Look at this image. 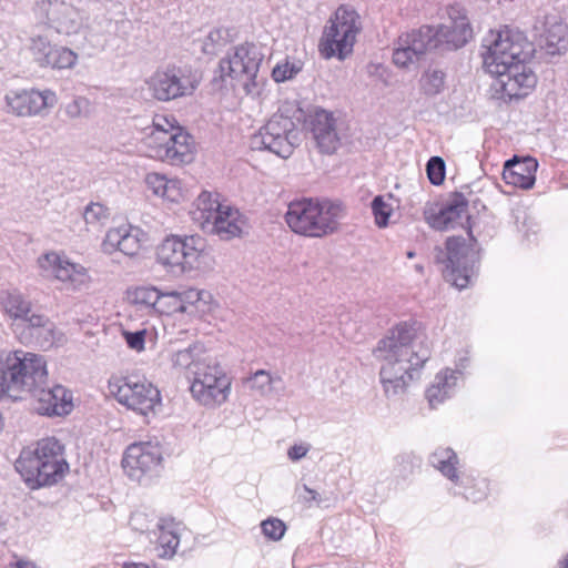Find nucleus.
<instances>
[{
	"label": "nucleus",
	"mask_w": 568,
	"mask_h": 568,
	"mask_svg": "<svg viewBox=\"0 0 568 568\" xmlns=\"http://www.w3.org/2000/svg\"><path fill=\"white\" fill-rule=\"evenodd\" d=\"M165 293H160L155 287H138L131 293V300L134 304L142 305L145 307L154 308L158 312L163 313L162 303Z\"/></svg>",
	"instance_id": "473e14b6"
},
{
	"label": "nucleus",
	"mask_w": 568,
	"mask_h": 568,
	"mask_svg": "<svg viewBox=\"0 0 568 568\" xmlns=\"http://www.w3.org/2000/svg\"><path fill=\"white\" fill-rule=\"evenodd\" d=\"M445 79L446 74L444 71L436 68H429L420 78V89L426 95H437L445 88Z\"/></svg>",
	"instance_id": "f704fd0d"
},
{
	"label": "nucleus",
	"mask_w": 568,
	"mask_h": 568,
	"mask_svg": "<svg viewBox=\"0 0 568 568\" xmlns=\"http://www.w3.org/2000/svg\"><path fill=\"white\" fill-rule=\"evenodd\" d=\"M165 189L166 192L165 194H162V197H165L170 201H176L178 196L180 195L179 181L168 180V187Z\"/></svg>",
	"instance_id": "8fccbe9b"
},
{
	"label": "nucleus",
	"mask_w": 568,
	"mask_h": 568,
	"mask_svg": "<svg viewBox=\"0 0 568 568\" xmlns=\"http://www.w3.org/2000/svg\"><path fill=\"white\" fill-rule=\"evenodd\" d=\"M145 240L146 234L140 227L123 225L108 231L102 242V250L108 254L120 251L124 255L135 256Z\"/></svg>",
	"instance_id": "412c9836"
},
{
	"label": "nucleus",
	"mask_w": 568,
	"mask_h": 568,
	"mask_svg": "<svg viewBox=\"0 0 568 568\" xmlns=\"http://www.w3.org/2000/svg\"><path fill=\"white\" fill-rule=\"evenodd\" d=\"M301 143V131L294 120L283 113H274L251 138L253 150L268 151L287 159Z\"/></svg>",
	"instance_id": "9d476101"
},
{
	"label": "nucleus",
	"mask_w": 568,
	"mask_h": 568,
	"mask_svg": "<svg viewBox=\"0 0 568 568\" xmlns=\"http://www.w3.org/2000/svg\"><path fill=\"white\" fill-rule=\"evenodd\" d=\"M122 568H151L149 565L146 564H141V562H124Z\"/></svg>",
	"instance_id": "5fc2aeb1"
},
{
	"label": "nucleus",
	"mask_w": 568,
	"mask_h": 568,
	"mask_svg": "<svg viewBox=\"0 0 568 568\" xmlns=\"http://www.w3.org/2000/svg\"><path fill=\"white\" fill-rule=\"evenodd\" d=\"M447 13L448 23L423 26L400 34L393 50V62L398 68L407 69L428 52H446L464 47L473 37L469 21L457 6L449 7Z\"/></svg>",
	"instance_id": "7ed1b4c3"
},
{
	"label": "nucleus",
	"mask_w": 568,
	"mask_h": 568,
	"mask_svg": "<svg viewBox=\"0 0 568 568\" xmlns=\"http://www.w3.org/2000/svg\"><path fill=\"white\" fill-rule=\"evenodd\" d=\"M55 45H52L50 41L44 37H36L31 39L30 50L34 55L37 62L43 67Z\"/></svg>",
	"instance_id": "ea45409f"
},
{
	"label": "nucleus",
	"mask_w": 568,
	"mask_h": 568,
	"mask_svg": "<svg viewBox=\"0 0 568 568\" xmlns=\"http://www.w3.org/2000/svg\"><path fill=\"white\" fill-rule=\"evenodd\" d=\"M43 67H51L53 69H70L74 67L78 60L75 52L65 47H54L51 54Z\"/></svg>",
	"instance_id": "e433bc0d"
},
{
	"label": "nucleus",
	"mask_w": 568,
	"mask_h": 568,
	"mask_svg": "<svg viewBox=\"0 0 568 568\" xmlns=\"http://www.w3.org/2000/svg\"><path fill=\"white\" fill-rule=\"evenodd\" d=\"M206 257L205 242L200 236L166 237L156 250L160 264L172 273H184L197 270Z\"/></svg>",
	"instance_id": "f8f14e48"
},
{
	"label": "nucleus",
	"mask_w": 568,
	"mask_h": 568,
	"mask_svg": "<svg viewBox=\"0 0 568 568\" xmlns=\"http://www.w3.org/2000/svg\"><path fill=\"white\" fill-rule=\"evenodd\" d=\"M67 113L72 118H75L80 114V108L77 101L68 105Z\"/></svg>",
	"instance_id": "3c124183"
},
{
	"label": "nucleus",
	"mask_w": 568,
	"mask_h": 568,
	"mask_svg": "<svg viewBox=\"0 0 568 568\" xmlns=\"http://www.w3.org/2000/svg\"><path fill=\"white\" fill-rule=\"evenodd\" d=\"M145 183L155 195L162 196L165 194L168 187V179L158 173H150L145 178Z\"/></svg>",
	"instance_id": "a18cd8bd"
},
{
	"label": "nucleus",
	"mask_w": 568,
	"mask_h": 568,
	"mask_svg": "<svg viewBox=\"0 0 568 568\" xmlns=\"http://www.w3.org/2000/svg\"><path fill=\"white\" fill-rule=\"evenodd\" d=\"M414 256H415L414 252H412V251L407 252V257L413 258Z\"/></svg>",
	"instance_id": "4d7b16f0"
},
{
	"label": "nucleus",
	"mask_w": 568,
	"mask_h": 568,
	"mask_svg": "<svg viewBox=\"0 0 568 568\" xmlns=\"http://www.w3.org/2000/svg\"><path fill=\"white\" fill-rule=\"evenodd\" d=\"M38 264L43 272V276L70 283L73 287L82 285L88 278L87 270L82 265L71 263L65 256L54 252L40 256Z\"/></svg>",
	"instance_id": "6ab92c4d"
},
{
	"label": "nucleus",
	"mask_w": 568,
	"mask_h": 568,
	"mask_svg": "<svg viewBox=\"0 0 568 568\" xmlns=\"http://www.w3.org/2000/svg\"><path fill=\"white\" fill-rule=\"evenodd\" d=\"M302 489L304 494L298 495L301 501H303L306 505H310L311 501H315L317 505L322 503V498L316 490L310 488L306 485H303Z\"/></svg>",
	"instance_id": "de8ad7c7"
},
{
	"label": "nucleus",
	"mask_w": 568,
	"mask_h": 568,
	"mask_svg": "<svg viewBox=\"0 0 568 568\" xmlns=\"http://www.w3.org/2000/svg\"><path fill=\"white\" fill-rule=\"evenodd\" d=\"M484 67L495 77L491 84L499 98L509 100L526 97L537 83V77L526 64L531 57V44L520 32L504 29L486 39Z\"/></svg>",
	"instance_id": "f03ea898"
},
{
	"label": "nucleus",
	"mask_w": 568,
	"mask_h": 568,
	"mask_svg": "<svg viewBox=\"0 0 568 568\" xmlns=\"http://www.w3.org/2000/svg\"><path fill=\"white\" fill-rule=\"evenodd\" d=\"M145 329L129 332L123 331V337L128 344V346L136 352H141L144 349L145 344Z\"/></svg>",
	"instance_id": "49530a36"
},
{
	"label": "nucleus",
	"mask_w": 568,
	"mask_h": 568,
	"mask_svg": "<svg viewBox=\"0 0 568 568\" xmlns=\"http://www.w3.org/2000/svg\"><path fill=\"white\" fill-rule=\"evenodd\" d=\"M538 163L532 158L518 160L516 156L506 161L503 179L507 184H511L521 189H530L535 183V173Z\"/></svg>",
	"instance_id": "bb28decb"
},
{
	"label": "nucleus",
	"mask_w": 568,
	"mask_h": 568,
	"mask_svg": "<svg viewBox=\"0 0 568 568\" xmlns=\"http://www.w3.org/2000/svg\"><path fill=\"white\" fill-rule=\"evenodd\" d=\"M200 81V75L191 69L172 65L158 69L148 79L146 84L154 99L168 102L192 95Z\"/></svg>",
	"instance_id": "4468645a"
},
{
	"label": "nucleus",
	"mask_w": 568,
	"mask_h": 568,
	"mask_svg": "<svg viewBox=\"0 0 568 568\" xmlns=\"http://www.w3.org/2000/svg\"><path fill=\"white\" fill-rule=\"evenodd\" d=\"M265 537L272 540H280L286 530L285 524L278 518H268L261 524Z\"/></svg>",
	"instance_id": "37998d69"
},
{
	"label": "nucleus",
	"mask_w": 568,
	"mask_h": 568,
	"mask_svg": "<svg viewBox=\"0 0 568 568\" xmlns=\"http://www.w3.org/2000/svg\"><path fill=\"white\" fill-rule=\"evenodd\" d=\"M301 71V65L294 62H284L277 64L273 71L272 77L275 82H284L291 80L295 74Z\"/></svg>",
	"instance_id": "c03bdc74"
},
{
	"label": "nucleus",
	"mask_w": 568,
	"mask_h": 568,
	"mask_svg": "<svg viewBox=\"0 0 568 568\" xmlns=\"http://www.w3.org/2000/svg\"><path fill=\"white\" fill-rule=\"evenodd\" d=\"M175 300H165L163 303H162V307L164 310V312H168V313H172V308L175 307Z\"/></svg>",
	"instance_id": "864d4df0"
},
{
	"label": "nucleus",
	"mask_w": 568,
	"mask_h": 568,
	"mask_svg": "<svg viewBox=\"0 0 568 568\" xmlns=\"http://www.w3.org/2000/svg\"><path fill=\"white\" fill-rule=\"evenodd\" d=\"M161 462V454L151 444H132L123 456L122 466L128 475L140 479L142 474L154 469Z\"/></svg>",
	"instance_id": "5701e85b"
},
{
	"label": "nucleus",
	"mask_w": 568,
	"mask_h": 568,
	"mask_svg": "<svg viewBox=\"0 0 568 568\" xmlns=\"http://www.w3.org/2000/svg\"><path fill=\"white\" fill-rule=\"evenodd\" d=\"M470 242L473 243H467L464 237L453 236L446 241V252L436 248V262L446 263L443 268L444 277L459 290L469 285L479 261L478 251L475 248L476 240L471 237Z\"/></svg>",
	"instance_id": "1a4fd4ad"
},
{
	"label": "nucleus",
	"mask_w": 568,
	"mask_h": 568,
	"mask_svg": "<svg viewBox=\"0 0 568 568\" xmlns=\"http://www.w3.org/2000/svg\"><path fill=\"white\" fill-rule=\"evenodd\" d=\"M427 176L432 184L439 185L445 179V162L439 156H433L426 165Z\"/></svg>",
	"instance_id": "a19ab883"
},
{
	"label": "nucleus",
	"mask_w": 568,
	"mask_h": 568,
	"mask_svg": "<svg viewBox=\"0 0 568 568\" xmlns=\"http://www.w3.org/2000/svg\"><path fill=\"white\" fill-rule=\"evenodd\" d=\"M109 388L120 404L143 416L154 413L161 405L160 390L144 377L113 378Z\"/></svg>",
	"instance_id": "ddd939ff"
},
{
	"label": "nucleus",
	"mask_w": 568,
	"mask_h": 568,
	"mask_svg": "<svg viewBox=\"0 0 568 568\" xmlns=\"http://www.w3.org/2000/svg\"><path fill=\"white\" fill-rule=\"evenodd\" d=\"M10 111L19 116L39 114L57 103V95L50 90L11 91L6 97Z\"/></svg>",
	"instance_id": "aec40b11"
},
{
	"label": "nucleus",
	"mask_w": 568,
	"mask_h": 568,
	"mask_svg": "<svg viewBox=\"0 0 568 568\" xmlns=\"http://www.w3.org/2000/svg\"><path fill=\"white\" fill-rule=\"evenodd\" d=\"M3 307L10 317L19 321L31 313V302L17 291L7 294L3 300Z\"/></svg>",
	"instance_id": "72a5a7b5"
},
{
	"label": "nucleus",
	"mask_w": 568,
	"mask_h": 568,
	"mask_svg": "<svg viewBox=\"0 0 568 568\" xmlns=\"http://www.w3.org/2000/svg\"><path fill=\"white\" fill-rule=\"evenodd\" d=\"M205 226L204 232L215 234L223 241L240 237L248 231L246 217L230 205H224L214 220Z\"/></svg>",
	"instance_id": "b1692460"
},
{
	"label": "nucleus",
	"mask_w": 568,
	"mask_h": 568,
	"mask_svg": "<svg viewBox=\"0 0 568 568\" xmlns=\"http://www.w3.org/2000/svg\"><path fill=\"white\" fill-rule=\"evenodd\" d=\"M82 215L88 225L98 226L109 219L110 212L101 203H90Z\"/></svg>",
	"instance_id": "58836bf2"
},
{
	"label": "nucleus",
	"mask_w": 568,
	"mask_h": 568,
	"mask_svg": "<svg viewBox=\"0 0 568 568\" xmlns=\"http://www.w3.org/2000/svg\"><path fill=\"white\" fill-rule=\"evenodd\" d=\"M311 131L317 148L326 154L334 153L342 141L343 122L332 112L320 109L310 118Z\"/></svg>",
	"instance_id": "a211bd4d"
},
{
	"label": "nucleus",
	"mask_w": 568,
	"mask_h": 568,
	"mask_svg": "<svg viewBox=\"0 0 568 568\" xmlns=\"http://www.w3.org/2000/svg\"><path fill=\"white\" fill-rule=\"evenodd\" d=\"M225 204H221L217 196L210 192H202L195 201V210L192 212L193 221L204 231L206 224L214 220L217 212L222 210Z\"/></svg>",
	"instance_id": "c756f323"
},
{
	"label": "nucleus",
	"mask_w": 568,
	"mask_h": 568,
	"mask_svg": "<svg viewBox=\"0 0 568 568\" xmlns=\"http://www.w3.org/2000/svg\"><path fill=\"white\" fill-rule=\"evenodd\" d=\"M199 365L190 387L193 397L205 406L221 405L229 396L230 378L215 362L206 359Z\"/></svg>",
	"instance_id": "2eb2a0df"
},
{
	"label": "nucleus",
	"mask_w": 568,
	"mask_h": 568,
	"mask_svg": "<svg viewBox=\"0 0 568 568\" xmlns=\"http://www.w3.org/2000/svg\"><path fill=\"white\" fill-rule=\"evenodd\" d=\"M282 382L281 377L272 376L268 372L260 369L255 372L248 379L247 383L252 389L258 392L260 395H268L274 384Z\"/></svg>",
	"instance_id": "4c0bfd02"
},
{
	"label": "nucleus",
	"mask_w": 568,
	"mask_h": 568,
	"mask_svg": "<svg viewBox=\"0 0 568 568\" xmlns=\"http://www.w3.org/2000/svg\"><path fill=\"white\" fill-rule=\"evenodd\" d=\"M33 11L40 23L59 34H77L83 27L81 11L64 0H40Z\"/></svg>",
	"instance_id": "dca6fc26"
},
{
	"label": "nucleus",
	"mask_w": 568,
	"mask_h": 568,
	"mask_svg": "<svg viewBox=\"0 0 568 568\" xmlns=\"http://www.w3.org/2000/svg\"><path fill=\"white\" fill-rule=\"evenodd\" d=\"M47 376V366L44 365L43 375L34 378L33 385L24 388V392L30 393L37 402L34 409L40 415L47 416L69 414L73 407L71 393L61 385L48 386Z\"/></svg>",
	"instance_id": "f3484780"
},
{
	"label": "nucleus",
	"mask_w": 568,
	"mask_h": 568,
	"mask_svg": "<svg viewBox=\"0 0 568 568\" xmlns=\"http://www.w3.org/2000/svg\"><path fill=\"white\" fill-rule=\"evenodd\" d=\"M382 362L379 378L387 398L403 395L414 373L430 357L426 336L416 322H403L390 329L374 349Z\"/></svg>",
	"instance_id": "f257e3e1"
},
{
	"label": "nucleus",
	"mask_w": 568,
	"mask_h": 568,
	"mask_svg": "<svg viewBox=\"0 0 568 568\" xmlns=\"http://www.w3.org/2000/svg\"><path fill=\"white\" fill-rule=\"evenodd\" d=\"M14 467L31 489L52 486L69 470L64 446L54 437L42 438L34 447L22 449Z\"/></svg>",
	"instance_id": "20e7f679"
},
{
	"label": "nucleus",
	"mask_w": 568,
	"mask_h": 568,
	"mask_svg": "<svg viewBox=\"0 0 568 568\" xmlns=\"http://www.w3.org/2000/svg\"><path fill=\"white\" fill-rule=\"evenodd\" d=\"M263 59L261 48L254 43L235 47L219 63L221 81L230 78L242 85L247 94L254 93L258 85L257 78Z\"/></svg>",
	"instance_id": "9b49d317"
},
{
	"label": "nucleus",
	"mask_w": 568,
	"mask_h": 568,
	"mask_svg": "<svg viewBox=\"0 0 568 568\" xmlns=\"http://www.w3.org/2000/svg\"><path fill=\"white\" fill-rule=\"evenodd\" d=\"M168 120L159 116L144 129L142 146L145 154L171 165H183L193 161V140L181 128H164Z\"/></svg>",
	"instance_id": "423d86ee"
},
{
	"label": "nucleus",
	"mask_w": 568,
	"mask_h": 568,
	"mask_svg": "<svg viewBox=\"0 0 568 568\" xmlns=\"http://www.w3.org/2000/svg\"><path fill=\"white\" fill-rule=\"evenodd\" d=\"M429 463L449 480L457 483L458 473L456 465L458 458L452 448H438L429 457Z\"/></svg>",
	"instance_id": "7c9ffc66"
},
{
	"label": "nucleus",
	"mask_w": 568,
	"mask_h": 568,
	"mask_svg": "<svg viewBox=\"0 0 568 568\" xmlns=\"http://www.w3.org/2000/svg\"><path fill=\"white\" fill-rule=\"evenodd\" d=\"M22 327V338L42 348L54 344V324L41 314L30 313L17 325Z\"/></svg>",
	"instance_id": "393cba45"
},
{
	"label": "nucleus",
	"mask_w": 568,
	"mask_h": 568,
	"mask_svg": "<svg viewBox=\"0 0 568 568\" xmlns=\"http://www.w3.org/2000/svg\"><path fill=\"white\" fill-rule=\"evenodd\" d=\"M44 373L42 356L22 351L0 352V399L21 398L20 393L26 386L33 385L34 378Z\"/></svg>",
	"instance_id": "0eeeda50"
},
{
	"label": "nucleus",
	"mask_w": 568,
	"mask_h": 568,
	"mask_svg": "<svg viewBox=\"0 0 568 568\" xmlns=\"http://www.w3.org/2000/svg\"><path fill=\"white\" fill-rule=\"evenodd\" d=\"M344 216L345 207L341 202L303 199L288 204L285 221L296 234L324 237L338 231Z\"/></svg>",
	"instance_id": "39448f33"
},
{
	"label": "nucleus",
	"mask_w": 568,
	"mask_h": 568,
	"mask_svg": "<svg viewBox=\"0 0 568 568\" xmlns=\"http://www.w3.org/2000/svg\"><path fill=\"white\" fill-rule=\"evenodd\" d=\"M372 210L375 216L376 224L379 227L386 226L392 213L390 204L386 203L382 196H376L372 202Z\"/></svg>",
	"instance_id": "79ce46f5"
},
{
	"label": "nucleus",
	"mask_w": 568,
	"mask_h": 568,
	"mask_svg": "<svg viewBox=\"0 0 568 568\" xmlns=\"http://www.w3.org/2000/svg\"><path fill=\"white\" fill-rule=\"evenodd\" d=\"M538 33V43L549 55L560 54L566 50L567 27L557 16L546 17L541 29L536 27Z\"/></svg>",
	"instance_id": "a878e982"
},
{
	"label": "nucleus",
	"mask_w": 568,
	"mask_h": 568,
	"mask_svg": "<svg viewBox=\"0 0 568 568\" xmlns=\"http://www.w3.org/2000/svg\"><path fill=\"white\" fill-rule=\"evenodd\" d=\"M416 270H417L418 272H423V266H422V265H416Z\"/></svg>",
	"instance_id": "13d9d810"
},
{
	"label": "nucleus",
	"mask_w": 568,
	"mask_h": 568,
	"mask_svg": "<svg viewBox=\"0 0 568 568\" xmlns=\"http://www.w3.org/2000/svg\"><path fill=\"white\" fill-rule=\"evenodd\" d=\"M468 200L463 193L455 192L440 206L437 212L425 211L427 223L436 230L444 231L455 225H463V217L467 216Z\"/></svg>",
	"instance_id": "4be33fe9"
},
{
	"label": "nucleus",
	"mask_w": 568,
	"mask_h": 568,
	"mask_svg": "<svg viewBox=\"0 0 568 568\" xmlns=\"http://www.w3.org/2000/svg\"><path fill=\"white\" fill-rule=\"evenodd\" d=\"M310 450V446L307 445H293L288 452H287V456L293 462H297L300 459H302L303 457L306 456V454L308 453Z\"/></svg>",
	"instance_id": "09e8293b"
},
{
	"label": "nucleus",
	"mask_w": 568,
	"mask_h": 568,
	"mask_svg": "<svg viewBox=\"0 0 568 568\" xmlns=\"http://www.w3.org/2000/svg\"><path fill=\"white\" fill-rule=\"evenodd\" d=\"M457 373L446 368L435 376L433 384L426 390V397L432 407H436L450 396L457 383Z\"/></svg>",
	"instance_id": "c85d7f7f"
},
{
	"label": "nucleus",
	"mask_w": 568,
	"mask_h": 568,
	"mask_svg": "<svg viewBox=\"0 0 568 568\" xmlns=\"http://www.w3.org/2000/svg\"><path fill=\"white\" fill-rule=\"evenodd\" d=\"M16 568H37L36 564L28 560H19L14 564Z\"/></svg>",
	"instance_id": "603ef678"
},
{
	"label": "nucleus",
	"mask_w": 568,
	"mask_h": 568,
	"mask_svg": "<svg viewBox=\"0 0 568 568\" xmlns=\"http://www.w3.org/2000/svg\"><path fill=\"white\" fill-rule=\"evenodd\" d=\"M203 292L190 288L182 292H169L164 294V298L175 300V307L172 311H179L180 313H186L191 305L200 302L203 296Z\"/></svg>",
	"instance_id": "c9c22d12"
},
{
	"label": "nucleus",
	"mask_w": 568,
	"mask_h": 568,
	"mask_svg": "<svg viewBox=\"0 0 568 568\" xmlns=\"http://www.w3.org/2000/svg\"><path fill=\"white\" fill-rule=\"evenodd\" d=\"M559 568H568V554L558 562Z\"/></svg>",
	"instance_id": "6e6d98bb"
},
{
	"label": "nucleus",
	"mask_w": 568,
	"mask_h": 568,
	"mask_svg": "<svg viewBox=\"0 0 568 568\" xmlns=\"http://www.w3.org/2000/svg\"><path fill=\"white\" fill-rule=\"evenodd\" d=\"M203 348L199 345L189 346L185 349L175 352L172 355V364L174 367L187 369L193 375L199 364H203L207 358L203 357Z\"/></svg>",
	"instance_id": "2f4dec72"
},
{
	"label": "nucleus",
	"mask_w": 568,
	"mask_h": 568,
	"mask_svg": "<svg viewBox=\"0 0 568 568\" xmlns=\"http://www.w3.org/2000/svg\"><path fill=\"white\" fill-rule=\"evenodd\" d=\"M361 31L358 13L348 6H341L329 19L320 41V51L325 59L337 57L344 60L353 52Z\"/></svg>",
	"instance_id": "6e6552de"
},
{
	"label": "nucleus",
	"mask_w": 568,
	"mask_h": 568,
	"mask_svg": "<svg viewBox=\"0 0 568 568\" xmlns=\"http://www.w3.org/2000/svg\"><path fill=\"white\" fill-rule=\"evenodd\" d=\"M182 524L176 523L173 518H160L158 523V529L160 535L159 541V557L172 558L180 544V532L182 530Z\"/></svg>",
	"instance_id": "cd10ccee"
}]
</instances>
